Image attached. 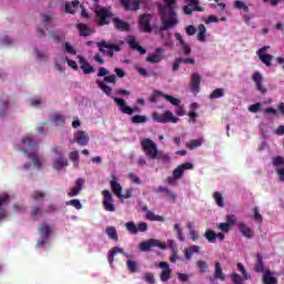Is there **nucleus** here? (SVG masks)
Here are the masks:
<instances>
[{"mask_svg": "<svg viewBox=\"0 0 284 284\" xmlns=\"http://www.w3.org/2000/svg\"><path fill=\"white\" fill-rule=\"evenodd\" d=\"M165 4L158 3V12L159 17L162 21V26H160V32H165V30H171L174 26H179V14L174 9L176 6V0H163Z\"/></svg>", "mask_w": 284, "mask_h": 284, "instance_id": "1", "label": "nucleus"}, {"mask_svg": "<svg viewBox=\"0 0 284 284\" xmlns=\"http://www.w3.org/2000/svg\"><path fill=\"white\" fill-rule=\"evenodd\" d=\"M95 17H97V23L100 27L103 26H110V21L108 19H112V23L115 28V30H119V32H129L130 30V23L114 17V13L112 12V7H98V10H95Z\"/></svg>", "mask_w": 284, "mask_h": 284, "instance_id": "2", "label": "nucleus"}, {"mask_svg": "<svg viewBox=\"0 0 284 284\" xmlns=\"http://www.w3.org/2000/svg\"><path fill=\"white\" fill-rule=\"evenodd\" d=\"M21 143L28 149L26 148L21 149L19 144L16 145V149L21 150L22 152H24V154H28L34 168H37V170H41L42 168L41 161L39 160V154H37V148L39 146V141L34 140L32 135H27L22 138Z\"/></svg>", "mask_w": 284, "mask_h": 284, "instance_id": "3", "label": "nucleus"}, {"mask_svg": "<svg viewBox=\"0 0 284 284\" xmlns=\"http://www.w3.org/2000/svg\"><path fill=\"white\" fill-rule=\"evenodd\" d=\"M97 47L99 48V52L103 54L104 57H114V52H121V47L111 42H108L105 40H102L100 42H97Z\"/></svg>", "mask_w": 284, "mask_h": 284, "instance_id": "4", "label": "nucleus"}, {"mask_svg": "<svg viewBox=\"0 0 284 284\" xmlns=\"http://www.w3.org/2000/svg\"><path fill=\"white\" fill-rule=\"evenodd\" d=\"M237 270L241 272L242 276L239 273L231 274V281L234 284H244L243 281H252V275L247 273L243 263H237Z\"/></svg>", "mask_w": 284, "mask_h": 284, "instance_id": "5", "label": "nucleus"}, {"mask_svg": "<svg viewBox=\"0 0 284 284\" xmlns=\"http://www.w3.org/2000/svg\"><path fill=\"white\" fill-rule=\"evenodd\" d=\"M141 148L146 156L149 159H156V153L159 152V149L156 148V143L150 139H144L141 141Z\"/></svg>", "mask_w": 284, "mask_h": 284, "instance_id": "6", "label": "nucleus"}, {"mask_svg": "<svg viewBox=\"0 0 284 284\" xmlns=\"http://www.w3.org/2000/svg\"><path fill=\"white\" fill-rule=\"evenodd\" d=\"M152 119L156 123H179V118L174 116L171 111H165L164 113L154 112Z\"/></svg>", "mask_w": 284, "mask_h": 284, "instance_id": "7", "label": "nucleus"}, {"mask_svg": "<svg viewBox=\"0 0 284 284\" xmlns=\"http://www.w3.org/2000/svg\"><path fill=\"white\" fill-rule=\"evenodd\" d=\"M152 247H159L160 250H168V244L165 242H161L160 240L150 239L149 241H144L140 243L141 252H150Z\"/></svg>", "mask_w": 284, "mask_h": 284, "instance_id": "8", "label": "nucleus"}, {"mask_svg": "<svg viewBox=\"0 0 284 284\" xmlns=\"http://www.w3.org/2000/svg\"><path fill=\"white\" fill-rule=\"evenodd\" d=\"M114 103L119 106L120 112L122 114H129V116H132L134 112H141V109L139 106L131 108L128 104H125V100L121 98H113Z\"/></svg>", "mask_w": 284, "mask_h": 284, "instance_id": "9", "label": "nucleus"}, {"mask_svg": "<svg viewBox=\"0 0 284 284\" xmlns=\"http://www.w3.org/2000/svg\"><path fill=\"white\" fill-rule=\"evenodd\" d=\"M152 14L150 13H144V14H141L140 16V19H139V26H140V30L142 32H146V33H150L152 32Z\"/></svg>", "mask_w": 284, "mask_h": 284, "instance_id": "10", "label": "nucleus"}, {"mask_svg": "<svg viewBox=\"0 0 284 284\" xmlns=\"http://www.w3.org/2000/svg\"><path fill=\"white\" fill-rule=\"evenodd\" d=\"M102 196H103V207L106 212H114L116 207L114 206V199L112 197V193H110L109 190L102 191Z\"/></svg>", "mask_w": 284, "mask_h": 284, "instance_id": "11", "label": "nucleus"}, {"mask_svg": "<svg viewBox=\"0 0 284 284\" xmlns=\"http://www.w3.org/2000/svg\"><path fill=\"white\" fill-rule=\"evenodd\" d=\"M159 267L162 270L160 274V281H162V283H168V281L172 278V268H170V263L160 262Z\"/></svg>", "mask_w": 284, "mask_h": 284, "instance_id": "12", "label": "nucleus"}, {"mask_svg": "<svg viewBox=\"0 0 284 284\" xmlns=\"http://www.w3.org/2000/svg\"><path fill=\"white\" fill-rule=\"evenodd\" d=\"M155 192L158 194H163V197L171 203H176V193L172 192V190L168 186H159Z\"/></svg>", "mask_w": 284, "mask_h": 284, "instance_id": "13", "label": "nucleus"}, {"mask_svg": "<svg viewBox=\"0 0 284 284\" xmlns=\"http://www.w3.org/2000/svg\"><path fill=\"white\" fill-rule=\"evenodd\" d=\"M193 169H194V164L190 162L183 163L174 169L173 176L174 179H178V180L183 179V174H185V170H193Z\"/></svg>", "mask_w": 284, "mask_h": 284, "instance_id": "14", "label": "nucleus"}, {"mask_svg": "<svg viewBox=\"0 0 284 284\" xmlns=\"http://www.w3.org/2000/svg\"><path fill=\"white\" fill-rule=\"evenodd\" d=\"M163 48H156L155 53H151L146 57L145 61L148 63H161L163 61Z\"/></svg>", "mask_w": 284, "mask_h": 284, "instance_id": "15", "label": "nucleus"}, {"mask_svg": "<svg viewBox=\"0 0 284 284\" xmlns=\"http://www.w3.org/2000/svg\"><path fill=\"white\" fill-rule=\"evenodd\" d=\"M10 203V195L8 193H3L0 195V221H3L8 216V210L3 209V205H8Z\"/></svg>", "mask_w": 284, "mask_h": 284, "instance_id": "16", "label": "nucleus"}, {"mask_svg": "<svg viewBox=\"0 0 284 284\" xmlns=\"http://www.w3.org/2000/svg\"><path fill=\"white\" fill-rule=\"evenodd\" d=\"M126 43L131 50H136L140 54H146L148 50L141 47L139 42H136V38L134 36H130L126 40Z\"/></svg>", "mask_w": 284, "mask_h": 284, "instance_id": "17", "label": "nucleus"}, {"mask_svg": "<svg viewBox=\"0 0 284 284\" xmlns=\"http://www.w3.org/2000/svg\"><path fill=\"white\" fill-rule=\"evenodd\" d=\"M74 142L81 146L88 145V143H90V136H88V133H85L84 131H79L74 136L72 143Z\"/></svg>", "mask_w": 284, "mask_h": 284, "instance_id": "18", "label": "nucleus"}, {"mask_svg": "<svg viewBox=\"0 0 284 284\" xmlns=\"http://www.w3.org/2000/svg\"><path fill=\"white\" fill-rule=\"evenodd\" d=\"M83 185H85V180H83V178H79L75 181V186L72 187L70 190V192L68 193V196H70V197L79 196V194L81 193V190H83Z\"/></svg>", "mask_w": 284, "mask_h": 284, "instance_id": "19", "label": "nucleus"}, {"mask_svg": "<svg viewBox=\"0 0 284 284\" xmlns=\"http://www.w3.org/2000/svg\"><path fill=\"white\" fill-rule=\"evenodd\" d=\"M252 80L256 85V90L261 92V94H265V92H267V89L263 87V75L260 72H255L252 77Z\"/></svg>", "mask_w": 284, "mask_h": 284, "instance_id": "20", "label": "nucleus"}, {"mask_svg": "<svg viewBox=\"0 0 284 284\" xmlns=\"http://www.w3.org/2000/svg\"><path fill=\"white\" fill-rule=\"evenodd\" d=\"M175 39L180 42L183 54L185 57H190L192 54V48H190V44L185 42L183 36H181V33H175Z\"/></svg>", "mask_w": 284, "mask_h": 284, "instance_id": "21", "label": "nucleus"}, {"mask_svg": "<svg viewBox=\"0 0 284 284\" xmlns=\"http://www.w3.org/2000/svg\"><path fill=\"white\" fill-rule=\"evenodd\" d=\"M237 227L242 236H244L245 239H254V231H252L250 226H247V224H245L244 222H240L237 223Z\"/></svg>", "mask_w": 284, "mask_h": 284, "instance_id": "22", "label": "nucleus"}, {"mask_svg": "<svg viewBox=\"0 0 284 284\" xmlns=\"http://www.w3.org/2000/svg\"><path fill=\"white\" fill-rule=\"evenodd\" d=\"M142 212H145L146 215H145V219L148 221H159L160 223H163V221H165V217L164 216H161V215H156L154 214V212L150 211L148 209V205H143L142 206Z\"/></svg>", "mask_w": 284, "mask_h": 284, "instance_id": "23", "label": "nucleus"}, {"mask_svg": "<svg viewBox=\"0 0 284 284\" xmlns=\"http://www.w3.org/2000/svg\"><path fill=\"white\" fill-rule=\"evenodd\" d=\"M77 29L79 30L80 37H91V34H94V29L85 23H78Z\"/></svg>", "mask_w": 284, "mask_h": 284, "instance_id": "24", "label": "nucleus"}, {"mask_svg": "<svg viewBox=\"0 0 284 284\" xmlns=\"http://www.w3.org/2000/svg\"><path fill=\"white\" fill-rule=\"evenodd\" d=\"M111 190L118 199H120L121 194H123V186L116 180V176L113 175V180L110 181Z\"/></svg>", "mask_w": 284, "mask_h": 284, "instance_id": "25", "label": "nucleus"}, {"mask_svg": "<svg viewBox=\"0 0 284 284\" xmlns=\"http://www.w3.org/2000/svg\"><path fill=\"white\" fill-rule=\"evenodd\" d=\"M191 92H199L201 88V75L199 73H193L191 77Z\"/></svg>", "mask_w": 284, "mask_h": 284, "instance_id": "26", "label": "nucleus"}, {"mask_svg": "<svg viewBox=\"0 0 284 284\" xmlns=\"http://www.w3.org/2000/svg\"><path fill=\"white\" fill-rule=\"evenodd\" d=\"M80 68L83 74H92V72H94V67H92L83 57H80Z\"/></svg>", "mask_w": 284, "mask_h": 284, "instance_id": "27", "label": "nucleus"}, {"mask_svg": "<svg viewBox=\"0 0 284 284\" xmlns=\"http://www.w3.org/2000/svg\"><path fill=\"white\" fill-rule=\"evenodd\" d=\"M80 6H81V2L79 0L65 2V12L68 14H77V10H79Z\"/></svg>", "mask_w": 284, "mask_h": 284, "instance_id": "28", "label": "nucleus"}, {"mask_svg": "<svg viewBox=\"0 0 284 284\" xmlns=\"http://www.w3.org/2000/svg\"><path fill=\"white\" fill-rule=\"evenodd\" d=\"M201 252V246L191 245L184 250V256L186 261H191L194 254H199Z\"/></svg>", "mask_w": 284, "mask_h": 284, "instance_id": "29", "label": "nucleus"}, {"mask_svg": "<svg viewBox=\"0 0 284 284\" xmlns=\"http://www.w3.org/2000/svg\"><path fill=\"white\" fill-rule=\"evenodd\" d=\"M263 284H278V280L272 274V271L265 270L263 274Z\"/></svg>", "mask_w": 284, "mask_h": 284, "instance_id": "30", "label": "nucleus"}, {"mask_svg": "<svg viewBox=\"0 0 284 284\" xmlns=\"http://www.w3.org/2000/svg\"><path fill=\"white\" fill-rule=\"evenodd\" d=\"M257 57L266 68H272V61H274V55L270 53H257Z\"/></svg>", "mask_w": 284, "mask_h": 284, "instance_id": "31", "label": "nucleus"}, {"mask_svg": "<svg viewBox=\"0 0 284 284\" xmlns=\"http://www.w3.org/2000/svg\"><path fill=\"white\" fill-rule=\"evenodd\" d=\"M40 237L42 239H50V234H52V227L48 225L47 223H43L39 227Z\"/></svg>", "mask_w": 284, "mask_h": 284, "instance_id": "32", "label": "nucleus"}, {"mask_svg": "<svg viewBox=\"0 0 284 284\" xmlns=\"http://www.w3.org/2000/svg\"><path fill=\"white\" fill-rule=\"evenodd\" d=\"M254 271L257 272V274L264 273L265 274V264L263 262V255L257 254V260L254 265Z\"/></svg>", "mask_w": 284, "mask_h": 284, "instance_id": "33", "label": "nucleus"}, {"mask_svg": "<svg viewBox=\"0 0 284 284\" xmlns=\"http://www.w3.org/2000/svg\"><path fill=\"white\" fill-rule=\"evenodd\" d=\"M116 254H123V248H121L119 246H114L112 250L109 251L108 262L110 265H112V263H114V256H116Z\"/></svg>", "mask_w": 284, "mask_h": 284, "instance_id": "34", "label": "nucleus"}, {"mask_svg": "<svg viewBox=\"0 0 284 284\" xmlns=\"http://www.w3.org/2000/svg\"><path fill=\"white\" fill-rule=\"evenodd\" d=\"M65 166H68V160L63 158V155H60L59 159L53 162L54 170H63Z\"/></svg>", "mask_w": 284, "mask_h": 284, "instance_id": "35", "label": "nucleus"}, {"mask_svg": "<svg viewBox=\"0 0 284 284\" xmlns=\"http://www.w3.org/2000/svg\"><path fill=\"white\" fill-rule=\"evenodd\" d=\"M214 278H219L220 281H225V274H223V267L221 263H215Z\"/></svg>", "mask_w": 284, "mask_h": 284, "instance_id": "36", "label": "nucleus"}, {"mask_svg": "<svg viewBox=\"0 0 284 284\" xmlns=\"http://www.w3.org/2000/svg\"><path fill=\"white\" fill-rule=\"evenodd\" d=\"M50 34L55 43L65 41V33L63 31L50 32Z\"/></svg>", "mask_w": 284, "mask_h": 284, "instance_id": "37", "label": "nucleus"}, {"mask_svg": "<svg viewBox=\"0 0 284 284\" xmlns=\"http://www.w3.org/2000/svg\"><path fill=\"white\" fill-rule=\"evenodd\" d=\"M52 121H53V123H55V125H64L65 124V116H63L59 112H55L52 115Z\"/></svg>", "mask_w": 284, "mask_h": 284, "instance_id": "38", "label": "nucleus"}, {"mask_svg": "<svg viewBox=\"0 0 284 284\" xmlns=\"http://www.w3.org/2000/svg\"><path fill=\"white\" fill-rule=\"evenodd\" d=\"M105 233L108 234L109 239L112 241H119V234L116 233V227L108 226Z\"/></svg>", "mask_w": 284, "mask_h": 284, "instance_id": "39", "label": "nucleus"}, {"mask_svg": "<svg viewBox=\"0 0 284 284\" xmlns=\"http://www.w3.org/2000/svg\"><path fill=\"white\" fill-rule=\"evenodd\" d=\"M204 239H206L209 243H216V232L207 229L204 233Z\"/></svg>", "mask_w": 284, "mask_h": 284, "instance_id": "40", "label": "nucleus"}, {"mask_svg": "<svg viewBox=\"0 0 284 284\" xmlns=\"http://www.w3.org/2000/svg\"><path fill=\"white\" fill-rule=\"evenodd\" d=\"M201 145H203V139L192 140L186 143V148H189V150H196V148H201Z\"/></svg>", "mask_w": 284, "mask_h": 284, "instance_id": "41", "label": "nucleus"}, {"mask_svg": "<svg viewBox=\"0 0 284 284\" xmlns=\"http://www.w3.org/2000/svg\"><path fill=\"white\" fill-rule=\"evenodd\" d=\"M225 97V89L219 88L212 91V93L210 94V99H221Z\"/></svg>", "mask_w": 284, "mask_h": 284, "instance_id": "42", "label": "nucleus"}, {"mask_svg": "<svg viewBox=\"0 0 284 284\" xmlns=\"http://www.w3.org/2000/svg\"><path fill=\"white\" fill-rule=\"evenodd\" d=\"M97 84L100 88V90H102V92L106 94V97H110V94H112V88L108 87V84H105L104 82L97 80Z\"/></svg>", "mask_w": 284, "mask_h": 284, "instance_id": "43", "label": "nucleus"}, {"mask_svg": "<svg viewBox=\"0 0 284 284\" xmlns=\"http://www.w3.org/2000/svg\"><path fill=\"white\" fill-rule=\"evenodd\" d=\"M206 32H207V29H205V24H200L199 33H197V41H201V43H204Z\"/></svg>", "mask_w": 284, "mask_h": 284, "instance_id": "44", "label": "nucleus"}, {"mask_svg": "<svg viewBox=\"0 0 284 284\" xmlns=\"http://www.w3.org/2000/svg\"><path fill=\"white\" fill-rule=\"evenodd\" d=\"M213 199H214L216 205H219V207H225V202L223 200V195L221 194V192H214Z\"/></svg>", "mask_w": 284, "mask_h": 284, "instance_id": "45", "label": "nucleus"}, {"mask_svg": "<svg viewBox=\"0 0 284 284\" xmlns=\"http://www.w3.org/2000/svg\"><path fill=\"white\" fill-rule=\"evenodd\" d=\"M31 199L36 202H41V201H45V192H41V191H34L31 194Z\"/></svg>", "mask_w": 284, "mask_h": 284, "instance_id": "46", "label": "nucleus"}, {"mask_svg": "<svg viewBox=\"0 0 284 284\" xmlns=\"http://www.w3.org/2000/svg\"><path fill=\"white\" fill-rule=\"evenodd\" d=\"M199 0H189V7L193 8L195 12H204L205 9L201 6H199Z\"/></svg>", "mask_w": 284, "mask_h": 284, "instance_id": "47", "label": "nucleus"}, {"mask_svg": "<svg viewBox=\"0 0 284 284\" xmlns=\"http://www.w3.org/2000/svg\"><path fill=\"white\" fill-rule=\"evenodd\" d=\"M126 267L131 274L139 272V266L136 265V262L132 260L126 261Z\"/></svg>", "mask_w": 284, "mask_h": 284, "instance_id": "48", "label": "nucleus"}, {"mask_svg": "<svg viewBox=\"0 0 284 284\" xmlns=\"http://www.w3.org/2000/svg\"><path fill=\"white\" fill-rule=\"evenodd\" d=\"M196 267L201 274H205V272H207V270H210V266L207 265V262H205V261H197Z\"/></svg>", "mask_w": 284, "mask_h": 284, "instance_id": "49", "label": "nucleus"}, {"mask_svg": "<svg viewBox=\"0 0 284 284\" xmlns=\"http://www.w3.org/2000/svg\"><path fill=\"white\" fill-rule=\"evenodd\" d=\"M125 227L130 234H139V229L134 222H126Z\"/></svg>", "mask_w": 284, "mask_h": 284, "instance_id": "50", "label": "nucleus"}, {"mask_svg": "<svg viewBox=\"0 0 284 284\" xmlns=\"http://www.w3.org/2000/svg\"><path fill=\"white\" fill-rule=\"evenodd\" d=\"M234 8H236L237 10H243L244 12H250V8L247 7V4H245V2L241 1V0H236L234 1Z\"/></svg>", "mask_w": 284, "mask_h": 284, "instance_id": "51", "label": "nucleus"}, {"mask_svg": "<svg viewBox=\"0 0 284 284\" xmlns=\"http://www.w3.org/2000/svg\"><path fill=\"white\" fill-rule=\"evenodd\" d=\"M131 122L135 123V124L136 123H148V116L136 114V115L131 116Z\"/></svg>", "mask_w": 284, "mask_h": 284, "instance_id": "52", "label": "nucleus"}, {"mask_svg": "<svg viewBox=\"0 0 284 284\" xmlns=\"http://www.w3.org/2000/svg\"><path fill=\"white\" fill-rule=\"evenodd\" d=\"M70 161L73 162L75 168H79V151H72L69 153Z\"/></svg>", "mask_w": 284, "mask_h": 284, "instance_id": "53", "label": "nucleus"}, {"mask_svg": "<svg viewBox=\"0 0 284 284\" xmlns=\"http://www.w3.org/2000/svg\"><path fill=\"white\" fill-rule=\"evenodd\" d=\"M174 230L176 231V236L179 241L183 243V241H185V235L183 234V229H181V224H174Z\"/></svg>", "mask_w": 284, "mask_h": 284, "instance_id": "54", "label": "nucleus"}, {"mask_svg": "<svg viewBox=\"0 0 284 284\" xmlns=\"http://www.w3.org/2000/svg\"><path fill=\"white\" fill-rule=\"evenodd\" d=\"M164 94L163 91H159V90H155L153 91V94L149 98V101L151 103H156L159 97H163L164 98Z\"/></svg>", "mask_w": 284, "mask_h": 284, "instance_id": "55", "label": "nucleus"}, {"mask_svg": "<svg viewBox=\"0 0 284 284\" xmlns=\"http://www.w3.org/2000/svg\"><path fill=\"white\" fill-rule=\"evenodd\" d=\"M281 165H284V158L281 155L273 158V166L276 168V170H278Z\"/></svg>", "mask_w": 284, "mask_h": 284, "instance_id": "56", "label": "nucleus"}, {"mask_svg": "<svg viewBox=\"0 0 284 284\" xmlns=\"http://www.w3.org/2000/svg\"><path fill=\"white\" fill-rule=\"evenodd\" d=\"M166 101H169V103H171L172 105H181V100L172 97V95H168L164 93V98Z\"/></svg>", "mask_w": 284, "mask_h": 284, "instance_id": "57", "label": "nucleus"}, {"mask_svg": "<svg viewBox=\"0 0 284 284\" xmlns=\"http://www.w3.org/2000/svg\"><path fill=\"white\" fill-rule=\"evenodd\" d=\"M65 205H71L72 207H75V210H81V207H83V205L81 204V201L79 200H70L65 202Z\"/></svg>", "mask_w": 284, "mask_h": 284, "instance_id": "58", "label": "nucleus"}, {"mask_svg": "<svg viewBox=\"0 0 284 284\" xmlns=\"http://www.w3.org/2000/svg\"><path fill=\"white\" fill-rule=\"evenodd\" d=\"M34 52L37 54L38 61L43 62V63H45V61H48V54L41 53V51H39V49H37V48L34 49Z\"/></svg>", "mask_w": 284, "mask_h": 284, "instance_id": "59", "label": "nucleus"}, {"mask_svg": "<svg viewBox=\"0 0 284 284\" xmlns=\"http://www.w3.org/2000/svg\"><path fill=\"white\" fill-rule=\"evenodd\" d=\"M253 216L254 221H256L257 223H263V215H261V213L258 212V206H255L253 209Z\"/></svg>", "mask_w": 284, "mask_h": 284, "instance_id": "60", "label": "nucleus"}, {"mask_svg": "<svg viewBox=\"0 0 284 284\" xmlns=\"http://www.w3.org/2000/svg\"><path fill=\"white\" fill-rule=\"evenodd\" d=\"M170 263H176L179 261V250L175 246L172 247V254L170 256Z\"/></svg>", "mask_w": 284, "mask_h": 284, "instance_id": "61", "label": "nucleus"}, {"mask_svg": "<svg viewBox=\"0 0 284 284\" xmlns=\"http://www.w3.org/2000/svg\"><path fill=\"white\" fill-rule=\"evenodd\" d=\"M144 281H145V283H149V284L156 283V280L154 278V273H150V272L145 273Z\"/></svg>", "mask_w": 284, "mask_h": 284, "instance_id": "62", "label": "nucleus"}, {"mask_svg": "<svg viewBox=\"0 0 284 284\" xmlns=\"http://www.w3.org/2000/svg\"><path fill=\"white\" fill-rule=\"evenodd\" d=\"M141 8V0H133L130 3L129 10H133L134 12H136V10H139Z\"/></svg>", "mask_w": 284, "mask_h": 284, "instance_id": "63", "label": "nucleus"}, {"mask_svg": "<svg viewBox=\"0 0 284 284\" xmlns=\"http://www.w3.org/2000/svg\"><path fill=\"white\" fill-rule=\"evenodd\" d=\"M64 50L65 52H68V54H72V55L77 54V50L74 49V47H72V44H70V42L64 43Z\"/></svg>", "mask_w": 284, "mask_h": 284, "instance_id": "64", "label": "nucleus"}]
</instances>
